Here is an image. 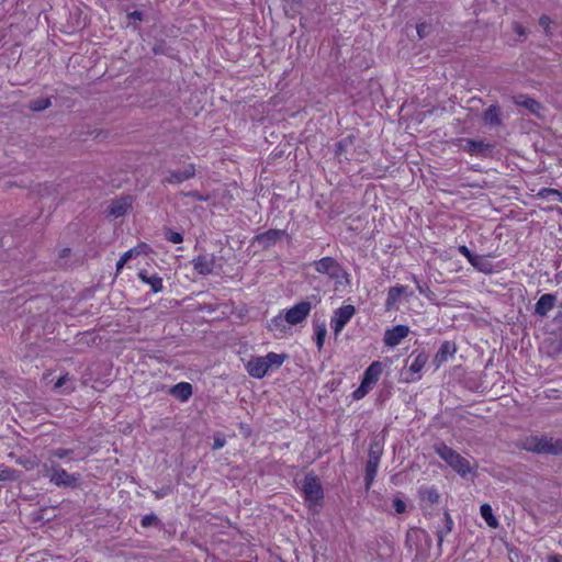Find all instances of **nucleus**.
Here are the masks:
<instances>
[{
  "label": "nucleus",
  "instance_id": "nucleus-38",
  "mask_svg": "<svg viewBox=\"0 0 562 562\" xmlns=\"http://www.w3.org/2000/svg\"><path fill=\"white\" fill-rule=\"evenodd\" d=\"M165 238L172 244H180L183 241L182 234L173 232L171 228H165Z\"/></svg>",
  "mask_w": 562,
  "mask_h": 562
},
{
  "label": "nucleus",
  "instance_id": "nucleus-7",
  "mask_svg": "<svg viewBox=\"0 0 562 562\" xmlns=\"http://www.w3.org/2000/svg\"><path fill=\"white\" fill-rule=\"evenodd\" d=\"M314 268L317 272L327 274L330 279H339L348 276L339 262L333 257H324L314 261Z\"/></svg>",
  "mask_w": 562,
  "mask_h": 562
},
{
  "label": "nucleus",
  "instance_id": "nucleus-13",
  "mask_svg": "<svg viewBox=\"0 0 562 562\" xmlns=\"http://www.w3.org/2000/svg\"><path fill=\"white\" fill-rule=\"evenodd\" d=\"M464 143L463 149L471 155L488 156L494 148L492 144L481 139L467 138Z\"/></svg>",
  "mask_w": 562,
  "mask_h": 562
},
{
  "label": "nucleus",
  "instance_id": "nucleus-52",
  "mask_svg": "<svg viewBox=\"0 0 562 562\" xmlns=\"http://www.w3.org/2000/svg\"><path fill=\"white\" fill-rule=\"evenodd\" d=\"M548 562H561V557L559 554L549 555Z\"/></svg>",
  "mask_w": 562,
  "mask_h": 562
},
{
  "label": "nucleus",
  "instance_id": "nucleus-24",
  "mask_svg": "<svg viewBox=\"0 0 562 562\" xmlns=\"http://www.w3.org/2000/svg\"><path fill=\"white\" fill-rule=\"evenodd\" d=\"M412 358L414 359L409 364V371L412 373H419L428 361V355L426 352H419L415 356V352H413L408 357V360Z\"/></svg>",
  "mask_w": 562,
  "mask_h": 562
},
{
  "label": "nucleus",
  "instance_id": "nucleus-3",
  "mask_svg": "<svg viewBox=\"0 0 562 562\" xmlns=\"http://www.w3.org/2000/svg\"><path fill=\"white\" fill-rule=\"evenodd\" d=\"M49 481L56 486L76 487L80 480V474H70L60 467L59 463L50 461L49 465L45 464Z\"/></svg>",
  "mask_w": 562,
  "mask_h": 562
},
{
  "label": "nucleus",
  "instance_id": "nucleus-45",
  "mask_svg": "<svg viewBox=\"0 0 562 562\" xmlns=\"http://www.w3.org/2000/svg\"><path fill=\"white\" fill-rule=\"evenodd\" d=\"M13 471L10 469L1 470L0 471V481H8L13 479Z\"/></svg>",
  "mask_w": 562,
  "mask_h": 562
},
{
  "label": "nucleus",
  "instance_id": "nucleus-37",
  "mask_svg": "<svg viewBox=\"0 0 562 562\" xmlns=\"http://www.w3.org/2000/svg\"><path fill=\"white\" fill-rule=\"evenodd\" d=\"M539 196L548 199L550 196H553L557 201L562 202V193L557 189L551 188H542L539 193Z\"/></svg>",
  "mask_w": 562,
  "mask_h": 562
},
{
  "label": "nucleus",
  "instance_id": "nucleus-28",
  "mask_svg": "<svg viewBox=\"0 0 562 562\" xmlns=\"http://www.w3.org/2000/svg\"><path fill=\"white\" fill-rule=\"evenodd\" d=\"M285 324H288V323L284 319V316L279 314L278 316L271 318L268 322L267 327L271 331L279 333V334H285L286 329H288Z\"/></svg>",
  "mask_w": 562,
  "mask_h": 562
},
{
  "label": "nucleus",
  "instance_id": "nucleus-34",
  "mask_svg": "<svg viewBox=\"0 0 562 562\" xmlns=\"http://www.w3.org/2000/svg\"><path fill=\"white\" fill-rule=\"evenodd\" d=\"M420 533L426 535V531H424L422 529H418V528L411 529V530L407 531L405 544H406V547L409 550H412L413 547L417 544V541H418V538H419Z\"/></svg>",
  "mask_w": 562,
  "mask_h": 562
},
{
  "label": "nucleus",
  "instance_id": "nucleus-18",
  "mask_svg": "<svg viewBox=\"0 0 562 562\" xmlns=\"http://www.w3.org/2000/svg\"><path fill=\"white\" fill-rule=\"evenodd\" d=\"M413 293H407V286L404 285H395L389 289L387 297L385 301V310L392 311L395 304L398 302L402 295H412Z\"/></svg>",
  "mask_w": 562,
  "mask_h": 562
},
{
  "label": "nucleus",
  "instance_id": "nucleus-2",
  "mask_svg": "<svg viewBox=\"0 0 562 562\" xmlns=\"http://www.w3.org/2000/svg\"><path fill=\"white\" fill-rule=\"evenodd\" d=\"M435 452L447 462L456 472L460 475L465 476L470 472V463L452 448L448 447L443 442L436 443L434 446Z\"/></svg>",
  "mask_w": 562,
  "mask_h": 562
},
{
  "label": "nucleus",
  "instance_id": "nucleus-54",
  "mask_svg": "<svg viewBox=\"0 0 562 562\" xmlns=\"http://www.w3.org/2000/svg\"><path fill=\"white\" fill-rule=\"evenodd\" d=\"M70 252V249L69 248H64L60 252V257H67Z\"/></svg>",
  "mask_w": 562,
  "mask_h": 562
},
{
  "label": "nucleus",
  "instance_id": "nucleus-16",
  "mask_svg": "<svg viewBox=\"0 0 562 562\" xmlns=\"http://www.w3.org/2000/svg\"><path fill=\"white\" fill-rule=\"evenodd\" d=\"M383 366L380 361H373L364 371L362 381L366 385L373 387L382 374Z\"/></svg>",
  "mask_w": 562,
  "mask_h": 562
},
{
  "label": "nucleus",
  "instance_id": "nucleus-39",
  "mask_svg": "<svg viewBox=\"0 0 562 562\" xmlns=\"http://www.w3.org/2000/svg\"><path fill=\"white\" fill-rule=\"evenodd\" d=\"M371 389H372L371 386L366 385V383L361 382L359 387L357 390H355L353 393H352L353 400H361V398H363L369 393V391Z\"/></svg>",
  "mask_w": 562,
  "mask_h": 562
},
{
  "label": "nucleus",
  "instance_id": "nucleus-21",
  "mask_svg": "<svg viewBox=\"0 0 562 562\" xmlns=\"http://www.w3.org/2000/svg\"><path fill=\"white\" fill-rule=\"evenodd\" d=\"M355 136L348 135L336 143L335 145V157L338 158L339 161L342 160V157L349 160L347 157V154L349 153V149L353 147L355 145Z\"/></svg>",
  "mask_w": 562,
  "mask_h": 562
},
{
  "label": "nucleus",
  "instance_id": "nucleus-17",
  "mask_svg": "<svg viewBox=\"0 0 562 562\" xmlns=\"http://www.w3.org/2000/svg\"><path fill=\"white\" fill-rule=\"evenodd\" d=\"M456 351L457 347L454 342L443 341L434 358L436 368H439L442 363H445L449 357L456 353Z\"/></svg>",
  "mask_w": 562,
  "mask_h": 562
},
{
  "label": "nucleus",
  "instance_id": "nucleus-11",
  "mask_svg": "<svg viewBox=\"0 0 562 562\" xmlns=\"http://www.w3.org/2000/svg\"><path fill=\"white\" fill-rule=\"evenodd\" d=\"M215 263L216 258L213 254L199 255L192 260L193 269L202 276L212 274Z\"/></svg>",
  "mask_w": 562,
  "mask_h": 562
},
{
  "label": "nucleus",
  "instance_id": "nucleus-47",
  "mask_svg": "<svg viewBox=\"0 0 562 562\" xmlns=\"http://www.w3.org/2000/svg\"><path fill=\"white\" fill-rule=\"evenodd\" d=\"M165 46L166 44L164 42H160L158 44H156L154 47H153V50L156 55H159V54H165L166 53V49H165Z\"/></svg>",
  "mask_w": 562,
  "mask_h": 562
},
{
  "label": "nucleus",
  "instance_id": "nucleus-12",
  "mask_svg": "<svg viewBox=\"0 0 562 562\" xmlns=\"http://www.w3.org/2000/svg\"><path fill=\"white\" fill-rule=\"evenodd\" d=\"M409 334V327L406 325H396L391 329H386L384 333V344L387 347H395L406 338Z\"/></svg>",
  "mask_w": 562,
  "mask_h": 562
},
{
  "label": "nucleus",
  "instance_id": "nucleus-20",
  "mask_svg": "<svg viewBox=\"0 0 562 562\" xmlns=\"http://www.w3.org/2000/svg\"><path fill=\"white\" fill-rule=\"evenodd\" d=\"M483 121L490 126H501L503 124L501 108L497 104L490 105L483 114Z\"/></svg>",
  "mask_w": 562,
  "mask_h": 562
},
{
  "label": "nucleus",
  "instance_id": "nucleus-43",
  "mask_svg": "<svg viewBox=\"0 0 562 562\" xmlns=\"http://www.w3.org/2000/svg\"><path fill=\"white\" fill-rule=\"evenodd\" d=\"M186 196L192 198L196 201H207V196H203L199 191L192 190L187 193H184Z\"/></svg>",
  "mask_w": 562,
  "mask_h": 562
},
{
  "label": "nucleus",
  "instance_id": "nucleus-30",
  "mask_svg": "<svg viewBox=\"0 0 562 562\" xmlns=\"http://www.w3.org/2000/svg\"><path fill=\"white\" fill-rule=\"evenodd\" d=\"M445 528L437 531L438 548L440 549L446 535L450 533L453 529V520L448 512H445Z\"/></svg>",
  "mask_w": 562,
  "mask_h": 562
},
{
  "label": "nucleus",
  "instance_id": "nucleus-33",
  "mask_svg": "<svg viewBox=\"0 0 562 562\" xmlns=\"http://www.w3.org/2000/svg\"><path fill=\"white\" fill-rule=\"evenodd\" d=\"M52 105L50 98H38L30 102L29 109L33 112H41Z\"/></svg>",
  "mask_w": 562,
  "mask_h": 562
},
{
  "label": "nucleus",
  "instance_id": "nucleus-9",
  "mask_svg": "<svg viewBox=\"0 0 562 562\" xmlns=\"http://www.w3.org/2000/svg\"><path fill=\"white\" fill-rule=\"evenodd\" d=\"M311 310H312L311 302L301 301L285 312L284 319L290 325L301 324L303 321L306 319Z\"/></svg>",
  "mask_w": 562,
  "mask_h": 562
},
{
  "label": "nucleus",
  "instance_id": "nucleus-5",
  "mask_svg": "<svg viewBox=\"0 0 562 562\" xmlns=\"http://www.w3.org/2000/svg\"><path fill=\"white\" fill-rule=\"evenodd\" d=\"M382 456V449L379 447L378 443H372L369 453H368V461L366 464V490L369 491L371 488V485L374 481V477L378 472L380 459Z\"/></svg>",
  "mask_w": 562,
  "mask_h": 562
},
{
  "label": "nucleus",
  "instance_id": "nucleus-51",
  "mask_svg": "<svg viewBox=\"0 0 562 562\" xmlns=\"http://www.w3.org/2000/svg\"><path fill=\"white\" fill-rule=\"evenodd\" d=\"M413 280L416 282L417 290L419 291V293L424 294L426 289H428V286H423L422 284H419V282L417 281V278L415 276H413Z\"/></svg>",
  "mask_w": 562,
  "mask_h": 562
},
{
  "label": "nucleus",
  "instance_id": "nucleus-6",
  "mask_svg": "<svg viewBox=\"0 0 562 562\" xmlns=\"http://www.w3.org/2000/svg\"><path fill=\"white\" fill-rule=\"evenodd\" d=\"M196 169L194 164L184 165L181 170L168 169L161 179V184H180L195 177Z\"/></svg>",
  "mask_w": 562,
  "mask_h": 562
},
{
  "label": "nucleus",
  "instance_id": "nucleus-40",
  "mask_svg": "<svg viewBox=\"0 0 562 562\" xmlns=\"http://www.w3.org/2000/svg\"><path fill=\"white\" fill-rule=\"evenodd\" d=\"M416 30L419 38H424L430 34L431 25L429 23L422 22L416 25Z\"/></svg>",
  "mask_w": 562,
  "mask_h": 562
},
{
  "label": "nucleus",
  "instance_id": "nucleus-29",
  "mask_svg": "<svg viewBox=\"0 0 562 562\" xmlns=\"http://www.w3.org/2000/svg\"><path fill=\"white\" fill-rule=\"evenodd\" d=\"M477 271L483 273H491L493 268L492 263L484 257L474 255L473 259L469 261Z\"/></svg>",
  "mask_w": 562,
  "mask_h": 562
},
{
  "label": "nucleus",
  "instance_id": "nucleus-42",
  "mask_svg": "<svg viewBox=\"0 0 562 562\" xmlns=\"http://www.w3.org/2000/svg\"><path fill=\"white\" fill-rule=\"evenodd\" d=\"M393 507H394V509H395L396 514H403V513H405V512H406V504H405V502H404L402 498H400V497H395V498L393 499Z\"/></svg>",
  "mask_w": 562,
  "mask_h": 562
},
{
  "label": "nucleus",
  "instance_id": "nucleus-8",
  "mask_svg": "<svg viewBox=\"0 0 562 562\" xmlns=\"http://www.w3.org/2000/svg\"><path fill=\"white\" fill-rule=\"evenodd\" d=\"M355 313L356 308L353 305L350 304L344 305L334 312L330 325L336 336H338L341 333V330L344 329L346 324L351 319Z\"/></svg>",
  "mask_w": 562,
  "mask_h": 562
},
{
  "label": "nucleus",
  "instance_id": "nucleus-36",
  "mask_svg": "<svg viewBox=\"0 0 562 562\" xmlns=\"http://www.w3.org/2000/svg\"><path fill=\"white\" fill-rule=\"evenodd\" d=\"M140 525L143 528L161 527L162 526L160 519L154 513L145 515L142 518Z\"/></svg>",
  "mask_w": 562,
  "mask_h": 562
},
{
  "label": "nucleus",
  "instance_id": "nucleus-10",
  "mask_svg": "<svg viewBox=\"0 0 562 562\" xmlns=\"http://www.w3.org/2000/svg\"><path fill=\"white\" fill-rule=\"evenodd\" d=\"M289 238V234L284 229H268L254 237L252 244L257 243L262 249H269L282 238Z\"/></svg>",
  "mask_w": 562,
  "mask_h": 562
},
{
  "label": "nucleus",
  "instance_id": "nucleus-35",
  "mask_svg": "<svg viewBox=\"0 0 562 562\" xmlns=\"http://www.w3.org/2000/svg\"><path fill=\"white\" fill-rule=\"evenodd\" d=\"M422 498L428 502L429 505L437 504L439 502L440 495L436 488L429 487L420 491Z\"/></svg>",
  "mask_w": 562,
  "mask_h": 562
},
{
  "label": "nucleus",
  "instance_id": "nucleus-25",
  "mask_svg": "<svg viewBox=\"0 0 562 562\" xmlns=\"http://www.w3.org/2000/svg\"><path fill=\"white\" fill-rule=\"evenodd\" d=\"M515 103L517 105L528 109L533 114H538L541 109V104L538 101H536L532 98L526 97V95L516 97Z\"/></svg>",
  "mask_w": 562,
  "mask_h": 562
},
{
  "label": "nucleus",
  "instance_id": "nucleus-50",
  "mask_svg": "<svg viewBox=\"0 0 562 562\" xmlns=\"http://www.w3.org/2000/svg\"><path fill=\"white\" fill-rule=\"evenodd\" d=\"M69 380L68 374L60 376L55 383V387H61Z\"/></svg>",
  "mask_w": 562,
  "mask_h": 562
},
{
  "label": "nucleus",
  "instance_id": "nucleus-53",
  "mask_svg": "<svg viewBox=\"0 0 562 562\" xmlns=\"http://www.w3.org/2000/svg\"><path fill=\"white\" fill-rule=\"evenodd\" d=\"M539 22L541 25H548V23L550 22V19L548 16L543 15L540 18Z\"/></svg>",
  "mask_w": 562,
  "mask_h": 562
},
{
  "label": "nucleus",
  "instance_id": "nucleus-1",
  "mask_svg": "<svg viewBox=\"0 0 562 562\" xmlns=\"http://www.w3.org/2000/svg\"><path fill=\"white\" fill-rule=\"evenodd\" d=\"M526 451L538 454H562V439L547 436H530L522 441Z\"/></svg>",
  "mask_w": 562,
  "mask_h": 562
},
{
  "label": "nucleus",
  "instance_id": "nucleus-15",
  "mask_svg": "<svg viewBox=\"0 0 562 562\" xmlns=\"http://www.w3.org/2000/svg\"><path fill=\"white\" fill-rule=\"evenodd\" d=\"M246 369L248 374L256 379L263 378L269 371L267 361L263 357H256L250 359L246 366Z\"/></svg>",
  "mask_w": 562,
  "mask_h": 562
},
{
  "label": "nucleus",
  "instance_id": "nucleus-22",
  "mask_svg": "<svg viewBox=\"0 0 562 562\" xmlns=\"http://www.w3.org/2000/svg\"><path fill=\"white\" fill-rule=\"evenodd\" d=\"M170 394L181 402H186L192 395V385L188 382H180L170 389Z\"/></svg>",
  "mask_w": 562,
  "mask_h": 562
},
{
  "label": "nucleus",
  "instance_id": "nucleus-31",
  "mask_svg": "<svg viewBox=\"0 0 562 562\" xmlns=\"http://www.w3.org/2000/svg\"><path fill=\"white\" fill-rule=\"evenodd\" d=\"M286 357L288 356L284 353L269 352L263 358L267 361L268 369L270 370L271 368H280L283 364Z\"/></svg>",
  "mask_w": 562,
  "mask_h": 562
},
{
  "label": "nucleus",
  "instance_id": "nucleus-23",
  "mask_svg": "<svg viewBox=\"0 0 562 562\" xmlns=\"http://www.w3.org/2000/svg\"><path fill=\"white\" fill-rule=\"evenodd\" d=\"M138 277L139 279L149 284L150 288H151V291L154 293H158V292H161L162 289H164V285H162V279L158 276H148L147 271L146 270H140L138 272Z\"/></svg>",
  "mask_w": 562,
  "mask_h": 562
},
{
  "label": "nucleus",
  "instance_id": "nucleus-26",
  "mask_svg": "<svg viewBox=\"0 0 562 562\" xmlns=\"http://www.w3.org/2000/svg\"><path fill=\"white\" fill-rule=\"evenodd\" d=\"M143 247H146V244L138 245V246L125 251L121 256L119 261L116 262V272H120L122 270V268L124 267V265L127 261H130L133 257H137L138 255H140Z\"/></svg>",
  "mask_w": 562,
  "mask_h": 562
},
{
  "label": "nucleus",
  "instance_id": "nucleus-41",
  "mask_svg": "<svg viewBox=\"0 0 562 562\" xmlns=\"http://www.w3.org/2000/svg\"><path fill=\"white\" fill-rule=\"evenodd\" d=\"M72 452L74 451L71 449L58 448V449L52 450L49 453L52 457H55L58 459H64V458L70 456Z\"/></svg>",
  "mask_w": 562,
  "mask_h": 562
},
{
  "label": "nucleus",
  "instance_id": "nucleus-49",
  "mask_svg": "<svg viewBox=\"0 0 562 562\" xmlns=\"http://www.w3.org/2000/svg\"><path fill=\"white\" fill-rule=\"evenodd\" d=\"M225 439L224 438H221V437H216L214 439V443H213V449L214 450H217V449H221L225 446Z\"/></svg>",
  "mask_w": 562,
  "mask_h": 562
},
{
  "label": "nucleus",
  "instance_id": "nucleus-55",
  "mask_svg": "<svg viewBox=\"0 0 562 562\" xmlns=\"http://www.w3.org/2000/svg\"><path fill=\"white\" fill-rule=\"evenodd\" d=\"M164 495H165V493H164V492H155V496H156V498H160V497H162Z\"/></svg>",
  "mask_w": 562,
  "mask_h": 562
},
{
  "label": "nucleus",
  "instance_id": "nucleus-56",
  "mask_svg": "<svg viewBox=\"0 0 562 562\" xmlns=\"http://www.w3.org/2000/svg\"><path fill=\"white\" fill-rule=\"evenodd\" d=\"M291 1L294 2V3H300L301 2V0H291Z\"/></svg>",
  "mask_w": 562,
  "mask_h": 562
},
{
  "label": "nucleus",
  "instance_id": "nucleus-4",
  "mask_svg": "<svg viewBox=\"0 0 562 562\" xmlns=\"http://www.w3.org/2000/svg\"><path fill=\"white\" fill-rule=\"evenodd\" d=\"M302 491L306 502L317 505L324 497V491L317 476L313 473L305 475Z\"/></svg>",
  "mask_w": 562,
  "mask_h": 562
},
{
  "label": "nucleus",
  "instance_id": "nucleus-32",
  "mask_svg": "<svg viewBox=\"0 0 562 562\" xmlns=\"http://www.w3.org/2000/svg\"><path fill=\"white\" fill-rule=\"evenodd\" d=\"M481 516L486 521V524L492 528L498 527V521L493 515L492 507L488 504H483L480 508Z\"/></svg>",
  "mask_w": 562,
  "mask_h": 562
},
{
  "label": "nucleus",
  "instance_id": "nucleus-48",
  "mask_svg": "<svg viewBox=\"0 0 562 562\" xmlns=\"http://www.w3.org/2000/svg\"><path fill=\"white\" fill-rule=\"evenodd\" d=\"M127 19L128 20H137V21H142L143 20V13L140 11H133V12H130L127 14Z\"/></svg>",
  "mask_w": 562,
  "mask_h": 562
},
{
  "label": "nucleus",
  "instance_id": "nucleus-19",
  "mask_svg": "<svg viewBox=\"0 0 562 562\" xmlns=\"http://www.w3.org/2000/svg\"><path fill=\"white\" fill-rule=\"evenodd\" d=\"M555 301L557 297L553 294L547 293L541 295L535 305V313L539 316H546L554 307Z\"/></svg>",
  "mask_w": 562,
  "mask_h": 562
},
{
  "label": "nucleus",
  "instance_id": "nucleus-46",
  "mask_svg": "<svg viewBox=\"0 0 562 562\" xmlns=\"http://www.w3.org/2000/svg\"><path fill=\"white\" fill-rule=\"evenodd\" d=\"M513 31H514L517 35H519V36H524V35H526V30H525V29H524V26H522L520 23H518V22H514V23H513Z\"/></svg>",
  "mask_w": 562,
  "mask_h": 562
},
{
  "label": "nucleus",
  "instance_id": "nucleus-14",
  "mask_svg": "<svg viewBox=\"0 0 562 562\" xmlns=\"http://www.w3.org/2000/svg\"><path fill=\"white\" fill-rule=\"evenodd\" d=\"M131 207L132 198L130 195H125L111 202L108 209V214L117 218L124 216Z\"/></svg>",
  "mask_w": 562,
  "mask_h": 562
},
{
  "label": "nucleus",
  "instance_id": "nucleus-27",
  "mask_svg": "<svg viewBox=\"0 0 562 562\" xmlns=\"http://www.w3.org/2000/svg\"><path fill=\"white\" fill-rule=\"evenodd\" d=\"M314 331H315L316 346H317V349L321 351L324 346L326 334H327L325 322H319L317 319H314Z\"/></svg>",
  "mask_w": 562,
  "mask_h": 562
},
{
  "label": "nucleus",
  "instance_id": "nucleus-44",
  "mask_svg": "<svg viewBox=\"0 0 562 562\" xmlns=\"http://www.w3.org/2000/svg\"><path fill=\"white\" fill-rule=\"evenodd\" d=\"M459 252L462 254L469 261L473 259L474 254L465 246L461 245L458 248Z\"/></svg>",
  "mask_w": 562,
  "mask_h": 562
}]
</instances>
